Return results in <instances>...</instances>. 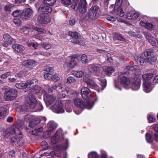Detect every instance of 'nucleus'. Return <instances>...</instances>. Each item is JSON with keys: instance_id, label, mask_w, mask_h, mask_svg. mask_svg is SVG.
<instances>
[{"instance_id": "obj_1", "label": "nucleus", "mask_w": 158, "mask_h": 158, "mask_svg": "<svg viewBox=\"0 0 158 158\" xmlns=\"http://www.w3.org/2000/svg\"><path fill=\"white\" fill-rule=\"evenodd\" d=\"M50 109L53 112L57 113L64 112L63 105L61 101H57L53 95L50 96Z\"/></svg>"}, {"instance_id": "obj_2", "label": "nucleus", "mask_w": 158, "mask_h": 158, "mask_svg": "<svg viewBox=\"0 0 158 158\" xmlns=\"http://www.w3.org/2000/svg\"><path fill=\"white\" fill-rule=\"evenodd\" d=\"M74 102L75 105L78 108L81 109L86 108L88 109H91L94 104L93 102L91 101H86L84 102L81 99H75Z\"/></svg>"}, {"instance_id": "obj_3", "label": "nucleus", "mask_w": 158, "mask_h": 158, "mask_svg": "<svg viewBox=\"0 0 158 158\" xmlns=\"http://www.w3.org/2000/svg\"><path fill=\"white\" fill-rule=\"evenodd\" d=\"M100 10L98 6L92 7L90 9L86 16L90 19H95L98 18L100 15Z\"/></svg>"}, {"instance_id": "obj_4", "label": "nucleus", "mask_w": 158, "mask_h": 158, "mask_svg": "<svg viewBox=\"0 0 158 158\" xmlns=\"http://www.w3.org/2000/svg\"><path fill=\"white\" fill-rule=\"evenodd\" d=\"M91 76L89 74H86L83 78L84 81L86 83L87 85L91 88H94L97 89L99 92L100 90L99 87L91 79Z\"/></svg>"}, {"instance_id": "obj_5", "label": "nucleus", "mask_w": 158, "mask_h": 158, "mask_svg": "<svg viewBox=\"0 0 158 158\" xmlns=\"http://www.w3.org/2000/svg\"><path fill=\"white\" fill-rule=\"evenodd\" d=\"M5 93L4 97L6 101L13 100L17 96V92L14 89L6 90Z\"/></svg>"}, {"instance_id": "obj_6", "label": "nucleus", "mask_w": 158, "mask_h": 158, "mask_svg": "<svg viewBox=\"0 0 158 158\" xmlns=\"http://www.w3.org/2000/svg\"><path fill=\"white\" fill-rule=\"evenodd\" d=\"M78 57V56L76 55L70 56L66 60L65 64L70 68L74 67L77 64L76 60H77Z\"/></svg>"}, {"instance_id": "obj_7", "label": "nucleus", "mask_w": 158, "mask_h": 158, "mask_svg": "<svg viewBox=\"0 0 158 158\" xmlns=\"http://www.w3.org/2000/svg\"><path fill=\"white\" fill-rule=\"evenodd\" d=\"M33 15L32 10L29 8L24 9L20 15V18L23 20H27L31 19Z\"/></svg>"}, {"instance_id": "obj_8", "label": "nucleus", "mask_w": 158, "mask_h": 158, "mask_svg": "<svg viewBox=\"0 0 158 158\" xmlns=\"http://www.w3.org/2000/svg\"><path fill=\"white\" fill-rule=\"evenodd\" d=\"M26 102L31 109H33L35 107L37 101L35 98L31 93H29L27 96Z\"/></svg>"}, {"instance_id": "obj_9", "label": "nucleus", "mask_w": 158, "mask_h": 158, "mask_svg": "<svg viewBox=\"0 0 158 158\" xmlns=\"http://www.w3.org/2000/svg\"><path fill=\"white\" fill-rule=\"evenodd\" d=\"M44 6H40L38 9V11L43 14H47L49 12V0H44Z\"/></svg>"}, {"instance_id": "obj_10", "label": "nucleus", "mask_w": 158, "mask_h": 158, "mask_svg": "<svg viewBox=\"0 0 158 158\" xmlns=\"http://www.w3.org/2000/svg\"><path fill=\"white\" fill-rule=\"evenodd\" d=\"M15 134L16 135H21V133L18 127H12L6 129L5 133V136L7 137Z\"/></svg>"}, {"instance_id": "obj_11", "label": "nucleus", "mask_w": 158, "mask_h": 158, "mask_svg": "<svg viewBox=\"0 0 158 158\" xmlns=\"http://www.w3.org/2000/svg\"><path fill=\"white\" fill-rule=\"evenodd\" d=\"M125 74V72L121 73L118 78L119 81L120 82L121 85L124 87L127 86L130 82L129 78L124 75Z\"/></svg>"}, {"instance_id": "obj_12", "label": "nucleus", "mask_w": 158, "mask_h": 158, "mask_svg": "<svg viewBox=\"0 0 158 158\" xmlns=\"http://www.w3.org/2000/svg\"><path fill=\"white\" fill-rule=\"evenodd\" d=\"M62 130L60 128L58 129L55 135L52 138L51 142L53 144H55L60 140V137H62L63 135Z\"/></svg>"}, {"instance_id": "obj_13", "label": "nucleus", "mask_w": 158, "mask_h": 158, "mask_svg": "<svg viewBox=\"0 0 158 158\" xmlns=\"http://www.w3.org/2000/svg\"><path fill=\"white\" fill-rule=\"evenodd\" d=\"M87 6V4L86 0H80L77 8L80 13H84L86 10Z\"/></svg>"}, {"instance_id": "obj_14", "label": "nucleus", "mask_w": 158, "mask_h": 158, "mask_svg": "<svg viewBox=\"0 0 158 158\" xmlns=\"http://www.w3.org/2000/svg\"><path fill=\"white\" fill-rule=\"evenodd\" d=\"M139 15V13L135 11L127 12L126 15V18L129 20H135L137 19Z\"/></svg>"}, {"instance_id": "obj_15", "label": "nucleus", "mask_w": 158, "mask_h": 158, "mask_svg": "<svg viewBox=\"0 0 158 158\" xmlns=\"http://www.w3.org/2000/svg\"><path fill=\"white\" fill-rule=\"evenodd\" d=\"M79 34L76 32L69 31V35L72 37L71 39V41L76 44H81L80 42L77 40V39L78 38Z\"/></svg>"}, {"instance_id": "obj_16", "label": "nucleus", "mask_w": 158, "mask_h": 158, "mask_svg": "<svg viewBox=\"0 0 158 158\" xmlns=\"http://www.w3.org/2000/svg\"><path fill=\"white\" fill-rule=\"evenodd\" d=\"M90 92V90L86 87H83L81 89V94L84 99H86L89 97Z\"/></svg>"}, {"instance_id": "obj_17", "label": "nucleus", "mask_w": 158, "mask_h": 158, "mask_svg": "<svg viewBox=\"0 0 158 158\" xmlns=\"http://www.w3.org/2000/svg\"><path fill=\"white\" fill-rule=\"evenodd\" d=\"M38 81L36 79L28 80L26 82V87L29 89L35 86L38 83Z\"/></svg>"}, {"instance_id": "obj_18", "label": "nucleus", "mask_w": 158, "mask_h": 158, "mask_svg": "<svg viewBox=\"0 0 158 158\" xmlns=\"http://www.w3.org/2000/svg\"><path fill=\"white\" fill-rule=\"evenodd\" d=\"M143 85V90L146 93L150 92L152 89L151 82L150 81L144 82Z\"/></svg>"}, {"instance_id": "obj_19", "label": "nucleus", "mask_w": 158, "mask_h": 158, "mask_svg": "<svg viewBox=\"0 0 158 158\" xmlns=\"http://www.w3.org/2000/svg\"><path fill=\"white\" fill-rule=\"evenodd\" d=\"M18 134L16 135L15 136L10 139V143L12 145H16L17 144L19 145H21L22 144L19 142L21 141V135H18Z\"/></svg>"}, {"instance_id": "obj_20", "label": "nucleus", "mask_w": 158, "mask_h": 158, "mask_svg": "<svg viewBox=\"0 0 158 158\" xmlns=\"http://www.w3.org/2000/svg\"><path fill=\"white\" fill-rule=\"evenodd\" d=\"M139 24L142 26H144L147 29L152 31L153 30L155 27L154 25L152 23L150 22H144L141 20L139 22Z\"/></svg>"}, {"instance_id": "obj_21", "label": "nucleus", "mask_w": 158, "mask_h": 158, "mask_svg": "<svg viewBox=\"0 0 158 158\" xmlns=\"http://www.w3.org/2000/svg\"><path fill=\"white\" fill-rule=\"evenodd\" d=\"M141 81L139 78L135 79L134 81L131 83L132 89L134 90H138L140 87Z\"/></svg>"}, {"instance_id": "obj_22", "label": "nucleus", "mask_w": 158, "mask_h": 158, "mask_svg": "<svg viewBox=\"0 0 158 158\" xmlns=\"http://www.w3.org/2000/svg\"><path fill=\"white\" fill-rule=\"evenodd\" d=\"M37 21L40 24H47L49 22V19H47L44 15H41L38 17Z\"/></svg>"}, {"instance_id": "obj_23", "label": "nucleus", "mask_w": 158, "mask_h": 158, "mask_svg": "<svg viewBox=\"0 0 158 158\" xmlns=\"http://www.w3.org/2000/svg\"><path fill=\"white\" fill-rule=\"evenodd\" d=\"M12 48L18 52H21L24 49L23 46L18 44H13L12 45Z\"/></svg>"}, {"instance_id": "obj_24", "label": "nucleus", "mask_w": 158, "mask_h": 158, "mask_svg": "<svg viewBox=\"0 0 158 158\" xmlns=\"http://www.w3.org/2000/svg\"><path fill=\"white\" fill-rule=\"evenodd\" d=\"M23 65L27 67L31 68L35 65V62L31 60H26L23 61Z\"/></svg>"}, {"instance_id": "obj_25", "label": "nucleus", "mask_w": 158, "mask_h": 158, "mask_svg": "<svg viewBox=\"0 0 158 158\" xmlns=\"http://www.w3.org/2000/svg\"><path fill=\"white\" fill-rule=\"evenodd\" d=\"M153 74L152 73H148L142 75V77L144 82L150 81L149 80L153 77Z\"/></svg>"}, {"instance_id": "obj_26", "label": "nucleus", "mask_w": 158, "mask_h": 158, "mask_svg": "<svg viewBox=\"0 0 158 158\" xmlns=\"http://www.w3.org/2000/svg\"><path fill=\"white\" fill-rule=\"evenodd\" d=\"M103 69L106 74L108 76L110 75L114 71V69L113 67L108 66L104 67Z\"/></svg>"}, {"instance_id": "obj_27", "label": "nucleus", "mask_w": 158, "mask_h": 158, "mask_svg": "<svg viewBox=\"0 0 158 158\" xmlns=\"http://www.w3.org/2000/svg\"><path fill=\"white\" fill-rule=\"evenodd\" d=\"M40 119L37 118H35L34 116L31 121L29 123V127H33L38 124L40 122Z\"/></svg>"}, {"instance_id": "obj_28", "label": "nucleus", "mask_w": 158, "mask_h": 158, "mask_svg": "<svg viewBox=\"0 0 158 158\" xmlns=\"http://www.w3.org/2000/svg\"><path fill=\"white\" fill-rule=\"evenodd\" d=\"M5 42L7 43L8 44H10L13 42V39L10 35L7 34H4L3 35Z\"/></svg>"}, {"instance_id": "obj_29", "label": "nucleus", "mask_w": 158, "mask_h": 158, "mask_svg": "<svg viewBox=\"0 0 158 158\" xmlns=\"http://www.w3.org/2000/svg\"><path fill=\"white\" fill-rule=\"evenodd\" d=\"M113 39L114 40H118L121 41H124L125 40L121 34L117 33H114V34Z\"/></svg>"}, {"instance_id": "obj_30", "label": "nucleus", "mask_w": 158, "mask_h": 158, "mask_svg": "<svg viewBox=\"0 0 158 158\" xmlns=\"http://www.w3.org/2000/svg\"><path fill=\"white\" fill-rule=\"evenodd\" d=\"M114 9H116V13L118 15L122 17L124 16V12L123 10L121 9L120 6H116V8H115L114 7Z\"/></svg>"}, {"instance_id": "obj_31", "label": "nucleus", "mask_w": 158, "mask_h": 158, "mask_svg": "<svg viewBox=\"0 0 158 158\" xmlns=\"http://www.w3.org/2000/svg\"><path fill=\"white\" fill-rule=\"evenodd\" d=\"M72 74L78 78L81 77L84 74V73L81 71H73Z\"/></svg>"}, {"instance_id": "obj_32", "label": "nucleus", "mask_w": 158, "mask_h": 158, "mask_svg": "<svg viewBox=\"0 0 158 158\" xmlns=\"http://www.w3.org/2000/svg\"><path fill=\"white\" fill-rule=\"evenodd\" d=\"M7 109L4 107L0 108V118H3L6 115Z\"/></svg>"}, {"instance_id": "obj_33", "label": "nucleus", "mask_w": 158, "mask_h": 158, "mask_svg": "<svg viewBox=\"0 0 158 158\" xmlns=\"http://www.w3.org/2000/svg\"><path fill=\"white\" fill-rule=\"evenodd\" d=\"M43 130V128L42 127L37 128L32 131V134L34 135H38Z\"/></svg>"}, {"instance_id": "obj_34", "label": "nucleus", "mask_w": 158, "mask_h": 158, "mask_svg": "<svg viewBox=\"0 0 158 158\" xmlns=\"http://www.w3.org/2000/svg\"><path fill=\"white\" fill-rule=\"evenodd\" d=\"M156 60V58L155 56H152L146 58L144 60L145 62L152 64Z\"/></svg>"}, {"instance_id": "obj_35", "label": "nucleus", "mask_w": 158, "mask_h": 158, "mask_svg": "<svg viewBox=\"0 0 158 158\" xmlns=\"http://www.w3.org/2000/svg\"><path fill=\"white\" fill-rule=\"evenodd\" d=\"M58 125L53 121H50V131L55 129L58 127Z\"/></svg>"}, {"instance_id": "obj_36", "label": "nucleus", "mask_w": 158, "mask_h": 158, "mask_svg": "<svg viewBox=\"0 0 158 158\" xmlns=\"http://www.w3.org/2000/svg\"><path fill=\"white\" fill-rule=\"evenodd\" d=\"M89 69H92L94 72H97L100 71L99 67L94 64H91L89 66Z\"/></svg>"}, {"instance_id": "obj_37", "label": "nucleus", "mask_w": 158, "mask_h": 158, "mask_svg": "<svg viewBox=\"0 0 158 158\" xmlns=\"http://www.w3.org/2000/svg\"><path fill=\"white\" fill-rule=\"evenodd\" d=\"M132 73L136 76H137L141 73L140 70L138 66H135V68L133 71Z\"/></svg>"}, {"instance_id": "obj_38", "label": "nucleus", "mask_w": 158, "mask_h": 158, "mask_svg": "<svg viewBox=\"0 0 158 158\" xmlns=\"http://www.w3.org/2000/svg\"><path fill=\"white\" fill-rule=\"evenodd\" d=\"M88 158H98V156L95 152L89 153L88 155Z\"/></svg>"}, {"instance_id": "obj_39", "label": "nucleus", "mask_w": 158, "mask_h": 158, "mask_svg": "<svg viewBox=\"0 0 158 158\" xmlns=\"http://www.w3.org/2000/svg\"><path fill=\"white\" fill-rule=\"evenodd\" d=\"M33 117L34 116L32 115L28 114L25 116L24 119L26 121H28L29 122V123H30L31 122Z\"/></svg>"}, {"instance_id": "obj_40", "label": "nucleus", "mask_w": 158, "mask_h": 158, "mask_svg": "<svg viewBox=\"0 0 158 158\" xmlns=\"http://www.w3.org/2000/svg\"><path fill=\"white\" fill-rule=\"evenodd\" d=\"M15 86L16 88L19 89H22L26 87V83H23L21 82L20 83H17L15 85Z\"/></svg>"}, {"instance_id": "obj_41", "label": "nucleus", "mask_w": 158, "mask_h": 158, "mask_svg": "<svg viewBox=\"0 0 158 158\" xmlns=\"http://www.w3.org/2000/svg\"><path fill=\"white\" fill-rule=\"evenodd\" d=\"M76 82V80L75 78L72 77H68L66 81L67 83L69 84L74 83Z\"/></svg>"}, {"instance_id": "obj_42", "label": "nucleus", "mask_w": 158, "mask_h": 158, "mask_svg": "<svg viewBox=\"0 0 158 158\" xmlns=\"http://www.w3.org/2000/svg\"><path fill=\"white\" fill-rule=\"evenodd\" d=\"M145 59L143 58V56H140V57L138 58L136 61L138 64L142 65L145 62Z\"/></svg>"}, {"instance_id": "obj_43", "label": "nucleus", "mask_w": 158, "mask_h": 158, "mask_svg": "<svg viewBox=\"0 0 158 158\" xmlns=\"http://www.w3.org/2000/svg\"><path fill=\"white\" fill-rule=\"evenodd\" d=\"M81 60L83 63H88V59L86 55L82 54L81 57Z\"/></svg>"}, {"instance_id": "obj_44", "label": "nucleus", "mask_w": 158, "mask_h": 158, "mask_svg": "<svg viewBox=\"0 0 158 158\" xmlns=\"http://www.w3.org/2000/svg\"><path fill=\"white\" fill-rule=\"evenodd\" d=\"M145 138L147 141L149 143H151L153 141V139L151 135L149 134H147L145 135Z\"/></svg>"}, {"instance_id": "obj_45", "label": "nucleus", "mask_w": 158, "mask_h": 158, "mask_svg": "<svg viewBox=\"0 0 158 158\" xmlns=\"http://www.w3.org/2000/svg\"><path fill=\"white\" fill-rule=\"evenodd\" d=\"M41 145L43 149L46 150L48 148V144L45 141H43L41 143Z\"/></svg>"}, {"instance_id": "obj_46", "label": "nucleus", "mask_w": 158, "mask_h": 158, "mask_svg": "<svg viewBox=\"0 0 158 158\" xmlns=\"http://www.w3.org/2000/svg\"><path fill=\"white\" fill-rule=\"evenodd\" d=\"M147 118L149 122L150 123L154 122L156 120L155 118L153 115L151 114H148Z\"/></svg>"}, {"instance_id": "obj_47", "label": "nucleus", "mask_w": 158, "mask_h": 158, "mask_svg": "<svg viewBox=\"0 0 158 158\" xmlns=\"http://www.w3.org/2000/svg\"><path fill=\"white\" fill-rule=\"evenodd\" d=\"M21 13L22 11L21 10H16L13 12L12 15L14 17H17L20 16Z\"/></svg>"}, {"instance_id": "obj_48", "label": "nucleus", "mask_w": 158, "mask_h": 158, "mask_svg": "<svg viewBox=\"0 0 158 158\" xmlns=\"http://www.w3.org/2000/svg\"><path fill=\"white\" fill-rule=\"evenodd\" d=\"M34 29L35 31H37L39 32H40L41 33H45L46 32V31L44 29L36 27H34Z\"/></svg>"}, {"instance_id": "obj_49", "label": "nucleus", "mask_w": 158, "mask_h": 158, "mask_svg": "<svg viewBox=\"0 0 158 158\" xmlns=\"http://www.w3.org/2000/svg\"><path fill=\"white\" fill-rule=\"evenodd\" d=\"M51 78L54 81H58L60 79V77L56 74L53 75H51L50 76Z\"/></svg>"}, {"instance_id": "obj_50", "label": "nucleus", "mask_w": 158, "mask_h": 158, "mask_svg": "<svg viewBox=\"0 0 158 158\" xmlns=\"http://www.w3.org/2000/svg\"><path fill=\"white\" fill-rule=\"evenodd\" d=\"M61 1L62 4L66 5H70L71 4V0H61Z\"/></svg>"}, {"instance_id": "obj_51", "label": "nucleus", "mask_w": 158, "mask_h": 158, "mask_svg": "<svg viewBox=\"0 0 158 158\" xmlns=\"http://www.w3.org/2000/svg\"><path fill=\"white\" fill-rule=\"evenodd\" d=\"M153 52V50L151 49H148L144 52V55L145 56H150Z\"/></svg>"}, {"instance_id": "obj_52", "label": "nucleus", "mask_w": 158, "mask_h": 158, "mask_svg": "<svg viewBox=\"0 0 158 158\" xmlns=\"http://www.w3.org/2000/svg\"><path fill=\"white\" fill-rule=\"evenodd\" d=\"M62 86L61 84L60 83L58 85H55L54 86H52L50 88V91L51 92L53 90L56 89L58 87L60 88L59 89H60L62 88Z\"/></svg>"}, {"instance_id": "obj_53", "label": "nucleus", "mask_w": 158, "mask_h": 158, "mask_svg": "<svg viewBox=\"0 0 158 158\" xmlns=\"http://www.w3.org/2000/svg\"><path fill=\"white\" fill-rule=\"evenodd\" d=\"M44 100L45 102L46 106H49V98L48 96H47L45 94H44Z\"/></svg>"}, {"instance_id": "obj_54", "label": "nucleus", "mask_w": 158, "mask_h": 158, "mask_svg": "<svg viewBox=\"0 0 158 158\" xmlns=\"http://www.w3.org/2000/svg\"><path fill=\"white\" fill-rule=\"evenodd\" d=\"M122 0H116V2L115 4V8H116V6H120L122 4Z\"/></svg>"}, {"instance_id": "obj_55", "label": "nucleus", "mask_w": 158, "mask_h": 158, "mask_svg": "<svg viewBox=\"0 0 158 158\" xmlns=\"http://www.w3.org/2000/svg\"><path fill=\"white\" fill-rule=\"evenodd\" d=\"M11 73L10 72H7L1 75V78L2 79H5L9 76Z\"/></svg>"}, {"instance_id": "obj_56", "label": "nucleus", "mask_w": 158, "mask_h": 158, "mask_svg": "<svg viewBox=\"0 0 158 158\" xmlns=\"http://www.w3.org/2000/svg\"><path fill=\"white\" fill-rule=\"evenodd\" d=\"M13 22L17 26H20L21 24V21L19 19H15L13 20Z\"/></svg>"}, {"instance_id": "obj_57", "label": "nucleus", "mask_w": 158, "mask_h": 158, "mask_svg": "<svg viewBox=\"0 0 158 158\" xmlns=\"http://www.w3.org/2000/svg\"><path fill=\"white\" fill-rule=\"evenodd\" d=\"M106 19L112 22L116 20V19L114 17L110 15H108L106 17Z\"/></svg>"}, {"instance_id": "obj_58", "label": "nucleus", "mask_w": 158, "mask_h": 158, "mask_svg": "<svg viewBox=\"0 0 158 158\" xmlns=\"http://www.w3.org/2000/svg\"><path fill=\"white\" fill-rule=\"evenodd\" d=\"M102 84L101 85L102 86H103V88H101V89L102 90L103 89L106 87V79H104L102 81Z\"/></svg>"}, {"instance_id": "obj_59", "label": "nucleus", "mask_w": 158, "mask_h": 158, "mask_svg": "<svg viewBox=\"0 0 158 158\" xmlns=\"http://www.w3.org/2000/svg\"><path fill=\"white\" fill-rule=\"evenodd\" d=\"M135 66H127L126 68V69L127 70H128L129 71H131L132 72H133V71L134 70L135 68Z\"/></svg>"}, {"instance_id": "obj_60", "label": "nucleus", "mask_w": 158, "mask_h": 158, "mask_svg": "<svg viewBox=\"0 0 158 158\" xmlns=\"http://www.w3.org/2000/svg\"><path fill=\"white\" fill-rule=\"evenodd\" d=\"M9 156L10 157H13L15 156V152L14 151H11L9 152Z\"/></svg>"}, {"instance_id": "obj_61", "label": "nucleus", "mask_w": 158, "mask_h": 158, "mask_svg": "<svg viewBox=\"0 0 158 158\" xmlns=\"http://www.w3.org/2000/svg\"><path fill=\"white\" fill-rule=\"evenodd\" d=\"M126 33L131 36H135L136 35V34L134 32L131 31L126 32Z\"/></svg>"}, {"instance_id": "obj_62", "label": "nucleus", "mask_w": 158, "mask_h": 158, "mask_svg": "<svg viewBox=\"0 0 158 158\" xmlns=\"http://www.w3.org/2000/svg\"><path fill=\"white\" fill-rule=\"evenodd\" d=\"M42 46L45 49H48L49 48V45L46 44H42Z\"/></svg>"}, {"instance_id": "obj_63", "label": "nucleus", "mask_w": 158, "mask_h": 158, "mask_svg": "<svg viewBox=\"0 0 158 158\" xmlns=\"http://www.w3.org/2000/svg\"><path fill=\"white\" fill-rule=\"evenodd\" d=\"M35 93H38L41 90V88L39 86H37L35 87Z\"/></svg>"}, {"instance_id": "obj_64", "label": "nucleus", "mask_w": 158, "mask_h": 158, "mask_svg": "<svg viewBox=\"0 0 158 158\" xmlns=\"http://www.w3.org/2000/svg\"><path fill=\"white\" fill-rule=\"evenodd\" d=\"M153 83H158V75L156 76L153 80Z\"/></svg>"}]
</instances>
